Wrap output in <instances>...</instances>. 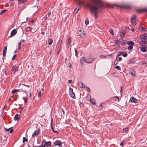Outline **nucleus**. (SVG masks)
I'll return each mask as SVG.
<instances>
[{
  "mask_svg": "<svg viewBox=\"0 0 147 147\" xmlns=\"http://www.w3.org/2000/svg\"><path fill=\"white\" fill-rule=\"evenodd\" d=\"M85 5L87 8L89 9L91 13H94L96 19L98 18L97 14L99 11H102L105 6L111 8H113L114 6L108 3L105 5L101 0H89L87 1Z\"/></svg>",
  "mask_w": 147,
  "mask_h": 147,
  "instance_id": "1",
  "label": "nucleus"
},
{
  "mask_svg": "<svg viewBox=\"0 0 147 147\" xmlns=\"http://www.w3.org/2000/svg\"><path fill=\"white\" fill-rule=\"evenodd\" d=\"M87 3V2H85L84 0H76V3L78 5L74 10V13H77L78 11L81 9V7L82 5H84L86 7L85 4Z\"/></svg>",
  "mask_w": 147,
  "mask_h": 147,
  "instance_id": "2",
  "label": "nucleus"
},
{
  "mask_svg": "<svg viewBox=\"0 0 147 147\" xmlns=\"http://www.w3.org/2000/svg\"><path fill=\"white\" fill-rule=\"evenodd\" d=\"M78 34L81 38H84L86 37V33L82 29L78 28Z\"/></svg>",
  "mask_w": 147,
  "mask_h": 147,
  "instance_id": "3",
  "label": "nucleus"
},
{
  "mask_svg": "<svg viewBox=\"0 0 147 147\" xmlns=\"http://www.w3.org/2000/svg\"><path fill=\"white\" fill-rule=\"evenodd\" d=\"M136 17L135 15L131 17V24L133 26H134L136 25Z\"/></svg>",
  "mask_w": 147,
  "mask_h": 147,
  "instance_id": "4",
  "label": "nucleus"
},
{
  "mask_svg": "<svg viewBox=\"0 0 147 147\" xmlns=\"http://www.w3.org/2000/svg\"><path fill=\"white\" fill-rule=\"evenodd\" d=\"M42 144L43 147H45L46 146H47V147H48V146L51 145V142L50 141L46 142V141L45 140H42Z\"/></svg>",
  "mask_w": 147,
  "mask_h": 147,
  "instance_id": "5",
  "label": "nucleus"
},
{
  "mask_svg": "<svg viewBox=\"0 0 147 147\" xmlns=\"http://www.w3.org/2000/svg\"><path fill=\"white\" fill-rule=\"evenodd\" d=\"M69 94L70 96L72 98H74L75 96V94L73 92V90L71 87H70L69 89Z\"/></svg>",
  "mask_w": 147,
  "mask_h": 147,
  "instance_id": "6",
  "label": "nucleus"
},
{
  "mask_svg": "<svg viewBox=\"0 0 147 147\" xmlns=\"http://www.w3.org/2000/svg\"><path fill=\"white\" fill-rule=\"evenodd\" d=\"M142 40L139 42V43L141 45H145L147 43V38L142 39Z\"/></svg>",
  "mask_w": 147,
  "mask_h": 147,
  "instance_id": "7",
  "label": "nucleus"
},
{
  "mask_svg": "<svg viewBox=\"0 0 147 147\" xmlns=\"http://www.w3.org/2000/svg\"><path fill=\"white\" fill-rule=\"evenodd\" d=\"M62 143L59 140L56 141L55 142L54 144L55 145L58 146L59 147H61L62 146Z\"/></svg>",
  "mask_w": 147,
  "mask_h": 147,
  "instance_id": "8",
  "label": "nucleus"
},
{
  "mask_svg": "<svg viewBox=\"0 0 147 147\" xmlns=\"http://www.w3.org/2000/svg\"><path fill=\"white\" fill-rule=\"evenodd\" d=\"M129 101L131 103H136L138 102V100L134 97H131L130 98Z\"/></svg>",
  "mask_w": 147,
  "mask_h": 147,
  "instance_id": "9",
  "label": "nucleus"
},
{
  "mask_svg": "<svg viewBox=\"0 0 147 147\" xmlns=\"http://www.w3.org/2000/svg\"><path fill=\"white\" fill-rule=\"evenodd\" d=\"M39 129L38 130H35L32 134V137L34 138L35 136H38L39 134Z\"/></svg>",
  "mask_w": 147,
  "mask_h": 147,
  "instance_id": "10",
  "label": "nucleus"
},
{
  "mask_svg": "<svg viewBox=\"0 0 147 147\" xmlns=\"http://www.w3.org/2000/svg\"><path fill=\"white\" fill-rule=\"evenodd\" d=\"M17 31L15 29H13L11 32V36H14L17 33Z\"/></svg>",
  "mask_w": 147,
  "mask_h": 147,
  "instance_id": "11",
  "label": "nucleus"
},
{
  "mask_svg": "<svg viewBox=\"0 0 147 147\" xmlns=\"http://www.w3.org/2000/svg\"><path fill=\"white\" fill-rule=\"evenodd\" d=\"M94 59L92 58H89L85 60V62L87 63H90L92 62Z\"/></svg>",
  "mask_w": 147,
  "mask_h": 147,
  "instance_id": "12",
  "label": "nucleus"
},
{
  "mask_svg": "<svg viewBox=\"0 0 147 147\" xmlns=\"http://www.w3.org/2000/svg\"><path fill=\"white\" fill-rule=\"evenodd\" d=\"M129 73L134 78L136 76V73L134 70L132 69L130 71Z\"/></svg>",
  "mask_w": 147,
  "mask_h": 147,
  "instance_id": "13",
  "label": "nucleus"
},
{
  "mask_svg": "<svg viewBox=\"0 0 147 147\" xmlns=\"http://www.w3.org/2000/svg\"><path fill=\"white\" fill-rule=\"evenodd\" d=\"M78 85L81 88H83L85 86V85L82 82H79L78 83Z\"/></svg>",
  "mask_w": 147,
  "mask_h": 147,
  "instance_id": "14",
  "label": "nucleus"
},
{
  "mask_svg": "<svg viewBox=\"0 0 147 147\" xmlns=\"http://www.w3.org/2000/svg\"><path fill=\"white\" fill-rule=\"evenodd\" d=\"M7 46H5L3 49V56H5L6 55L7 51Z\"/></svg>",
  "mask_w": 147,
  "mask_h": 147,
  "instance_id": "15",
  "label": "nucleus"
},
{
  "mask_svg": "<svg viewBox=\"0 0 147 147\" xmlns=\"http://www.w3.org/2000/svg\"><path fill=\"white\" fill-rule=\"evenodd\" d=\"M127 43L129 46H133L134 45V43L133 41H129L127 42Z\"/></svg>",
  "mask_w": 147,
  "mask_h": 147,
  "instance_id": "16",
  "label": "nucleus"
},
{
  "mask_svg": "<svg viewBox=\"0 0 147 147\" xmlns=\"http://www.w3.org/2000/svg\"><path fill=\"white\" fill-rule=\"evenodd\" d=\"M147 11L146 9H140L136 10L137 12L138 13H140L141 12H144Z\"/></svg>",
  "mask_w": 147,
  "mask_h": 147,
  "instance_id": "17",
  "label": "nucleus"
},
{
  "mask_svg": "<svg viewBox=\"0 0 147 147\" xmlns=\"http://www.w3.org/2000/svg\"><path fill=\"white\" fill-rule=\"evenodd\" d=\"M147 34H142L141 35L140 37V39H143L147 38Z\"/></svg>",
  "mask_w": 147,
  "mask_h": 147,
  "instance_id": "18",
  "label": "nucleus"
},
{
  "mask_svg": "<svg viewBox=\"0 0 147 147\" xmlns=\"http://www.w3.org/2000/svg\"><path fill=\"white\" fill-rule=\"evenodd\" d=\"M14 119L15 121L18 120L20 119L19 115L18 114H16L14 117Z\"/></svg>",
  "mask_w": 147,
  "mask_h": 147,
  "instance_id": "19",
  "label": "nucleus"
},
{
  "mask_svg": "<svg viewBox=\"0 0 147 147\" xmlns=\"http://www.w3.org/2000/svg\"><path fill=\"white\" fill-rule=\"evenodd\" d=\"M85 60L84 57H82L80 59V63L82 65L85 62Z\"/></svg>",
  "mask_w": 147,
  "mask_h": 147,
  "instance_id": "20",
  "label": "nucleus"
},
{
  "mask_svg": "<svg viewBox=\"0 0 147 147\" xmlns=\"http://www.w3.org/2000/svg\"><path fill=\"white\" fill-rule=\"evenodd\" d=\"M52 123H53V122H52V121L51 122V128L52 129V131L54 133H58V132L57 131H55L54 130V128H53V125H52Z\"/></svg>",
  "mask_w": 147,
  "mask_h": 147,
  "instance_id": "21",
  "label": "nucleus"
},
{
  "mask_svg": "<svg viewBox=\"0 0 147 147\" xmlns=\"http://www.w3.org/2000/svg\"><path fill=\"white\" fill-rule=\"evenodd\" d=\"M71 38L70 37H68V43H67V45H68V46H69L71 43Z\"/></svg>",
  "mask_w": 147,
  "mask_h": 147,
  "instance_id": "22",
  "label": "nucleus"
},
{
  "mask_svg": "<svg viewBox=\"0 0 147 147\" xmlns=\"http://www.w3.org/2000/svg\"><path fill=\"white\" fill-rule=\"evenodd\" d=\"M147 49L146 47H143L141 48L140 50L141 51L144 52H146V51Z\"/></svg>",
  "mask_w": 147,
  "mask_h": 147,
  "instance_id": "23",
  "label": "nucleus"
},
{
  "mask_svg": "<svg viewBox=\"0 0 147 147\" xmlns=\"http://www.w3.org/2000/svg\"><path fill=\"white\" fill-rule=\"evenodd\" d=\"M18 89H14L12 90V94H14L16 93L17 92L19 91Z\"/></svg>",
  "mask_w": 147,
  "mask_h": 147,
  "instance_id": "24",
  "label": "nucleus"
},
{
  "mask_svg": "<svg viewBox=\"0 0 147 147\" xmlns=\"http://www.w3.org/2000/svg\"><path fill=\"white\" fill-rule=\"evenodd\" d=\"M48 41H49V42H48L49 45H51L53 43V40H52V39H49V40Z\"/></svg>",
  "mask_w": 147,
  "mask_h": 147,
  "instance_id": "25",
  "label": "nucleus"
},
{
  "mask_svg": "<svg viewBox=\"0 0 147 147\" xmlns=\"http://www.w3.org/2000/svg\"><path fill=\"white\" fill-rule=\"evenodd\" d=\"M86 99L87 100H89L91 99V96L89 95H88L86 97Z\"/></svg>",
  "mask_w": 147,
  "mask_h": 147,
  "instance_id": "26",
  "label": "nucleus"
},
{
  "mask_svg": "<svg viewBox=\"0 0 147 147\" xmlns=\"http://www.w3.org/2000/svg\"><path fill=\"white\" fill-rule=\"evenodd\" d=\"M50 14H51V12H49V13H48L46 15V16L45 17V20H46L48 18Z\"/></svg>",
  "mask_w": 147,
  "mask_h": 147,
  "instance_id": "27",
  "label": "nucleus"
},
{
  "mask_svg": "<svg viewBox=\"0 0 147 147\" xmlns=\"http://www.w3.org/2000/svg\"><path fill=\"white\" fill-rule=\"evenodd\" d=\"M140 63H141L142 65H147V63L146 62L144 61H141L140 62Z\"/></svg>",
  "mask_w": 147,
  "mask_h": 147,
  "instance_id": "28",
  "label": "nucleus"
},
{
  "mask_svg": "<svg viewBox=\"0 0 147 147\" xmlns=\"http://www.w3.org/2000/svg\"><path fill=\"white\" fill-rule=\"evenodd\" d=\"M114 99L115 101H118L119 100V98L118 96H115L114 97Z\"/></svg>",
  "mask_w": 147,
  "mask_h": 147,
  "instance_id": "29",
  "label": "nucleus"
},
{
  "mask_svg": "<svg viewBox=\"0 0 147 147\" xmlns=\"http://www.w3.org/2000/svg\"><path fill=\"white\" fill-rule=\"evenodd\" d=\"M28 141V140L25 137H24L23 138V142L24 143L25 142H27Z\"/></svg>",
  "mask_w": 147,
  "mask_h": 147,
  "instance_id": "30",
  "label": "nucleus"
},
{
  "mask_svg": "<svg viewBox=\"0 0 147 147\" xmlns=\"http://www.w3.org/2000/svg\"><path fill=\"white\" fill-rule=\"evenodd\" d=\"M18 3L19 4H23L24 3L23 0H18Z\"/></svg>",
  "mask_w": 147,
  "mask_h": 147,
  "instance_id": "31",
  "label": "nucleus"
},
{
  "mask_svg": "<svg viewBox=\"0 0 147 147\" xmlns=\"http://www.w3.org/2000/svg\"><path fill=\"white\" fill-rule=\"evenodd\" d=\"M12 128V127H11L9 128L8 129H7L6 128L4 127V129L6 131H7L9 130L11 128Z\"/></svg>",
  "mask_w": 147,
  "mask_h": 147,
  "instance_id": "32",
  "label": "nucleus"
},
{
  "mask_svg": "<svg viewBox=\"0 0 147 147\" xmlns=\"http://www.w3.org/2000/svg\"><path fill=\"white\" fill-rule=\"evenodd\" d=\"M115 68L119 70H121V69L120 67L119 66H116L115 67Z\"/></svg>",
  "mask_w": 147,
  "mask_h": 147,
  "instance_id": "33",
  "label": "nucleus"
},
{
  "mask_svg": "<svg viewBox=\"0 0 147 147\" xmlns=\"http://www.w3.org/2000/svg\"><path fill=\"white\" fill-rule=\"evenodd\" d=\"M126 42H127L125 41H123L121 42V44L123 46H124L125 45Z\"/></svg>",
  "mask_w": 147,
  "mask_h": 147,
  "instance_id": "34",
  "label": "nucleus"
},
{
  "mask_svg": "<svg viewBox=\"0 0 147 147\" xmlns=\"http://www.w3.org/2000/svg\"><path fill=\"white\" fill-rule=\"evenodd\" d=\"M7 11L6 10H3L1 11L0 12V15H1L2 14L4 13Z\"/></svg>",
  "mask_w": 147,
  "mask_h": 147,
  "instance_id": "35",
  "label": "nucleus"
},
{
  "mask_svg": "<svg viewBox=\"0 0 147 147\" xmlns=\"http://www.w3.org/2000/svg\"><path fill=\"white\" fill-rule=\"evenodd\" d=\"M21 42H19V43L18 45V49L19 50H20L21 49Z\"/></svg>",
  "mask_w": 147,
  "mask_h": 147,
  "instance_id": "36",
  "label": "nucleus"
},
{
  "mask_svg": "<svg viewBox=\"0 0 147 147\" xmlns=\"http://www.w3.org/2000/svg\"><path fill=\"white\" fill-rule=\"evenodd\" d=\"M115 44L116 45H118L119 44V41L118 40H115Z\"/></svg>",
  "mask_w": 147,
  "mask_h": 147,
  "instance_id": "37",
  "label": "nucleus"
},
{
  "mask_svg": "<svg viewBox=\"0 0 147 147\" xmlns=\"http://www.w3.org/2000/svg\"><path fill=\"white\" fill-rule=\"evenodd\" d=\"M74 51H75V55L76 56V57L77 58H78V55L77 54V50L76 49H74Z\"/></svg>",
  "mask_w": 147,
  "mask_h": 147,
  "instance_id": "38",
  "label": "nucleus"
},
{
  "mask_svg": "<svg viewBox=\"0 0 147 147\" xmlns=\"http://www.w3.org/2000/svg\"><path fill=\"white\" fill-rule=\"evenodd\" d=\"M30 29V27H27L26 28L25 30L27 32L29 31Z\"/></svg>",
  "mask_w": 147,
  "mask_h": 147,
  "instance_id": "39",
  "label": "nucleus"
},
{
  "mask_svg": "<svg viewBox=\"0 0 147 147\" xmlns=\"http://www.w3.org/2000/svg\"><path fill=\"white\" fill-rule=\"evenodd\" d=\"M133 48V46H129L128 47L127 49L128 50H130L131 49Z\"/></svg>",
  "mask_w": 147,
  "mask_h": 147,
  "instance_id": "40",
  "label": "nucleus"
},
{
  "mask_svg": "<svg viewBox=\"0 0 147 147\" xmlns=\"http://www.w3.org/2000/svg\"><path fill=\"white\" fill-rule=\"evenodd\" d=\"M117 63H118V61L117 60V58H116L114 62V64L115 65H116V64H117Z\"/></svg>",
  "mask_w": 147,
  "mask_h": 147,
  "instance_id": "41",
  "label": "nucleus"
},
{
  "mask_svg": "<svg viewBox=\"0 0 147 147\" xmlns=\"http://www.w3.org/2000/svg\"><path fill=\"white\" fill-rule=\"evenodd\" d=\"M62 42V40H59V41L58 43V45L60 47L61 46Z\"/></svg>",
  "mask_w": 147,
  "mask_h": 147,
  "instance_id": "42",
  "label": "nucleus"
},
{
  "mask_svg": "<svg viewBox=\"0 0 147 147\" xmlns=\"http://www.w3.org/2000/svg\"><path fill=\"white\" fill-rule=\"evenodd\" d=\"M90 100V102L91 103H92V104H93V105L95 104V101H94V102L93 100L92 99H91Z\"/></svg>",
  "mask_w": 147,
  "mask_h": 147,
  "instance_id": "43",
  "label": "nucleus"
},
{
  "mask_svg": "<svg viewBox=\"0 0 147 147\" xmlns=\"http://www.w3.org/2000/svg\"><path fill=\"white\" fill-rule=\"evenodd\" d=\"M126 33V32L125 31H123L121 32V34L122 35H124Z\"/></svg>",
  "mask_w": 147,
  "mask_h": 147,
  "instance_id": "44",
  "label": "nucleus"
},
{
  "mask_svg": "<svg viewBox=\"0 0 147 147\" xmlns=\"http://www.w3.org/2000/svg\"><path fill=\"white\" fill-rule=\"evenodd\" d=\"M139 29L140 30H142V31H144V28L143 27H142V26H140V27H139Z\"/></svg>",
  "mask_w": 147,
  "mask_h": 147,
  "instance_id": "45",
  "label": "nucleus"
},
{
  "mask_svg": "<svg viewBox=\"0 0 147 147\" xmlns=\"http://www.w3.org/2000/svg\"><path fill=\"white\" fill-rule=\"evenodd\" d=\"M109 32L111 34L113 35V30L112 29H110L109 30Z\"/></svg>",
  "mask_w": 147,
  "mask_h": 147,
  "instance_id": "46",
  "label": "nucleus"
},
{
  "mask_svg": "<svg viewBox=\"0 0 147 147\" xmlns=\"http://www.w3.org/2000/svg\"><path fill=\"white\" fill-rule=\"evenodd\" d=\"M41 96V91H40L38 94V97H40Z\"/></svg>",
  "mask_w": 147,
  "mask_h": 147,
  "instance_id": "47",
  "label": "nucleus"
},
{
  "mask_svg": "<svg viewBox=\"0 0 147 147\" xmlns=\"http://www.w3.org/2000/svg\"><path fill=\"white\" fill-rule=\"evenodd\" d=\"M16 56V54H15L14 55L12 58V60H13L14 59Z\"/></svg>",
  "mask_w": 147,
  "mask_h": 147,
  "instance_id": "48",
  "label": "nucleus"
},
{
  "mask_svg": "<svg viewBox=\"0 0 147 147\" xmlns=\"http://www.w3.org/2000/svg\"><path fill=\"white\" fill-rule=\"evenodd\" d=\"M123 56L124 57H126L127 56V54L126 53L123 54Z\"/></svg>",
  "mask_w": 147,
  "mask_h": 147,
  "instance_id": "49",
  "label": "nucleus"
},
{
  "mask_svg": "<svg viewBox=\"0 0 147 147\" xmlns=\"http://www.w3.org/2000/svg\"><path fill=\"white\" fill-rule=\"evenodd\" d=\"M128 130V129L127 128H123V131H127Z\"/></svg>",
  "mask_w": 147,
  "mask_h": 147,
  "instance_id": "50",
  "label": "nucleus"
},
{
  "mask_svg": "<svg viewBox=\"0 0 147 147\" xmlns=\"http://www.w3.org/2000/svg\"><path fill=\"white\" fill-rule=\"evenodd\" d=\"M18 67H16L15 69V71L16 72L18 71Z\"/></svg>",
  "mask_w": 147,
  "mask_h": 147,
  "instance_id": "51",
  "label": "nucleus"
},
{
  "mask_svg": "<svg viewBox=\"0 0 147 147\" xmlns=\"http://www.w3.org/2000/svg\"><path fill=\"white\" fill-rule=\"evenodd\" d=\"M25 40L24 39H21L19 42H21V44L22 43L24 42V41Z\"/></svg>",
  "mask_w": 147,
  "mask_h": 147,
  "instance_id": "52",
  "label": "nucleus"
},
{
  "mask_svg": "<svg viewBox=\"0 0 147 147\" xmlns=\"http://www.w3.org/2000/svg\"><path fill=\"white\" fill-rule=\"evenodd\" d=\"M15 69V66H13L11 68V70L12 71H13Z\"/></svg>",
  "mask_w": 147,
  "mask_h": 147,
  "instance_id": "53",
  "label": "nucleus"
},
{
  "mask_svg": "<svg viewBox=\"0 0 147 147\" xmlns=\"http://www.w3.org/2000/svg\"><path fill=\"white\" fill-rule=\"evenodd\" d=\"M86 88H87L86 90H87V91H88V92H90V89L87 86L86 87Z\"/></svg>",
  "mask_w": 147,
  "mask_h": 147,
  "instance_id": "54",
  "label": "nucleus"
},
{
  "mask_svg": "<svg viewBox=\"0 0 147 147\" xmlns=\"http://www.w3.org/2000/svg\"><path fill=\"white\" fill-rule=\"evenodd\" d=\"M123 52H119L118 53V54L119 55V56L121 55L122 54H123Z\"/></svg>",
  "mask_w": 147,
  "mask_h": 147,
  "instance_id": "55",
  "label": "nucleus"
},
{
  "mask_svg": "<svg viewBox=\"0 0 147 147\" xmlns=\"http://www.w3.org/2000/svg\"><path fill=\"white\" fill-rule=\"evenodd\" d=\"M102 103H101V105L99 106V108L101 109H102Z\"/></svg>",
  "mask_w": 147,
  "mask_h": 147,
  "instance_id": "56",
  "label": "nucleus"
},
{
  "mask_svg": "<svg viewBox=\"0 0 147 147\" xmlns=\"http://www.w3.org/2000/svg\"><path fill=\"white\" fill-rule=\"evenodd\" d=\"M34 147H43V146H42V144L41 145H40L39 146H34Z\"/></svg>",
  "mask_w": 147,
  "mask_h": 147,
  "instance_id": "57",
  "label": "nucleus"
},
{
  "mask_svg": "<svg viewBox=\"0 0 147 147\" xmlns=\"http://www.w3.org/2000/svg\"><path fill=\"white\" fill-rule=\"evenodd\" d=\"M89 21L85 20V24L86 25H88L89 24Z\"/></svg>",
  "mask_w": 147,
  "mask_h": 147,
  "instance_id": "58",
  "label": "nucleus"
},
{
  "mask_svg": "<svg viewBox=\"0 0 147 147\" xmlns=\"http://www.w3.org/2000/svg\"><path fill=\"white\" fill-rule=\"evenodd\" d=\"M120 145L121 146H122V147H123V146L124 145V144L123 143V142H121V143L120 144Z\"/></svg>",
  "mask_w": 147,
  "mask_h": 147,
  "instance_id": "59",
  "label": "nucleus"
},
{
  "mask_svg": "<svg viewBox=\"0 0 147 147\" xmlns=\"http://www.w3.org/2000/svg\"><path fill=\"white\" fill-rule=\"evenodd\" d=\"M122 58L120 57H119V59H118V60H119V61H121L122 60Z\"/></svg>",
  "mask_w": 147,
  "mask_h": 147,
  "instance_id": "60",
  "label": "nucleus"
},
{
  "mask_svg": "<svg viewBox=\"0 0 147 147\" xmlns=\"http://www.w3.org/2000/svg\"><path fill=\"white\" fill-rule=\"evenodd\" d=\"M14 4V3L13 2H11V5L10 6H13Z\"/></svg>",
  "mask_w": 147,
  "mask_h": 147,
  "instance_id": "61",
  "label": "nucleus"
},
{
  "mask_svg": "<svg viewBox=\"0 0 147 147\" xmlns=\"http://www.w3.org/2000/svg\"><path fill=\"white\" fill-rule=\"evenodd\" d=\"M14 130L13 129H11L10 131V133L12 134L13 131Z\"/></svg>",
  "mask_w": 147,
  "mask_h": 147,
  "instance_id": "62",
  "label": "nucleus"
},
{
  "mask_svg": "<svg viewBox=\"0 0 147 147\" xmlns=\"http://www.w3.org/2000/svg\"><path fill=\"white\" fill-rule=\"evenodd\" d=\"M24 102H25V104H26L27 103V98L26 99L24 100Z\"/></svg>",
  "mask_w": 147,
  "mask_h": 147,
  "instance_id": "63",
  "label": "nucleus"
},
{
  "mask_svg": "<svg viewBox=\"0 0 147 147\" xmlns=\"http://www.w3.org/2000/svg\"><path fill=\"white\" fill-rule=\"evenodd\" d=\"M71 81H72L71 80H68V83H70L71 82Z\"/></svg>",
  "mask_w": 147,
  "mask_h": 147,
  "instance_id": "64",
  "label": "nucleus"
}]
</instances>
